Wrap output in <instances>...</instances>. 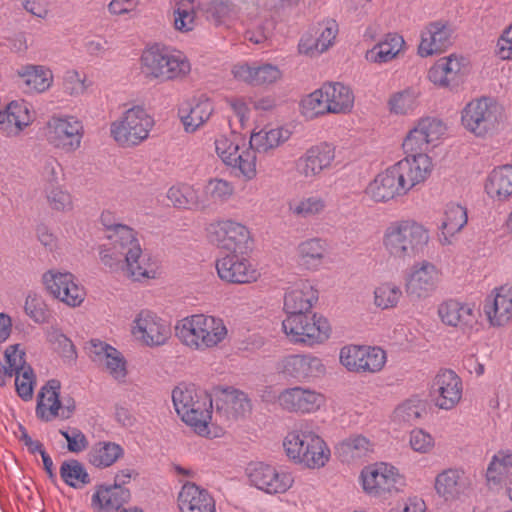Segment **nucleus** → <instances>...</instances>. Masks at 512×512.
<instances>
[{
    "label": "nucleus",
    "instance_id": "60",
    "mask_svg": "<svg viewBox=\"0 0 512 512\" xmlns=\"http://www.w3.org/2000/svg\"><path fill=\"white\" fill-rule=\"evenodd\" d=\"M44 193L51 210L66 213L73 209L72 196L61 185L50 182L46 185Z\"/></svg>",
    "mask_w": 512,
    "mask_h": 512
},
{
    "label": "nucleus",
    "instance_id": "28",
    "mask_svg": "<svg viewBox=\"0 0 512 512\" xmlns=\"http://www.w3.org/2000/svg\"><path fill=\"white\" fill-rule=\"evenodd\" d=\"M231 73L236 81L251 86L272 85L282 77L277 65L266 62H238L233 65Z\"/></svg>",
    "mask_w": 512,
    "mask_h": 512
},
{
    "label": "nucleus",
    "instance_id": "43",
    "mask_svg": "<svg viewBox=\"0 0 512 512\" xmlns=\"http://www.w3.org/2000/svg\"><path fill=\"white\" fill-rule=\"evenodd\" d=\"M291 130L286 127H265L251 133L248 148L254 153H267L278 148L291 137Z\"/></svg>",
    "mask_w": 512,
    "mask_h": 512
},
{
    "label": "nucleus",
    "instance_id": "55",
    "mask_svg": "<svg viewBox=\"0 0 512 512\" xmlns=\"http://www.w3.org/2000/svg\"><path fill=\"white\" fill-rule=\"evenodd\" d=\"M301 115L308 120L330 114L327 109V100L323 91V87L312 91L302 97L299 103Z\"/></svg>",
    "mask_w": 512,
    "mask_h": 512
},
{
    "label": "nucleus",
    "instance_id": "13",
    "mask_svg": "<svg viewBox=\"0 0 512 512\" xmlns=\"http://www.w3.org/2000/svg\"><path fill=\"white\" fill-rule=\"evenodd\" d=\"M215 151L225 165L238 169L245 180L256 178L257 158L244 140L221 135L215 140Z\"/></svg>",
    "mask_w": 512,
    "mask_h": 512
},
{
    "label": "nucleus",
    "instance_id": "6",
    "mask_svg": "<svg viewBox=\"0 0 512 512\" xmlns=\"http://www.w3.org/2000/svg\"><path fill=\"white\" fill-rule=\"evenodd\" d=\"M115 235L120 237L122 244L110 252L107 259L111 263L109 266L112 267V261L121 262L124 256L127 274L133 281L155 279L158 275L157 263L143 252L136 232L132 228L121 227Z\"/></svg>",
    "mask_w": 512,
    "mask_h": 512
},
{
    "label": "nucleus",
    "instance_id": "47",
    "mask_svg": "<svg viewBox=\"0 0 512 512\" xmlns=\"http://www.w3.org/2000/svg\"><path fill=\"white\" fill-rule=\"evenodd\" d=\"M404 44L402 36L396 33H389L371 49L367 50L365 58L371 63H388L400 53Z\"/></svg>",
    "mask_w": 512,
    "mask_h": 512
},
{
    "label": "nucleus",
    "instance_id": "57",
    "mask_svg": "<svg viewBox=\"0 0 512 512\" xmlns=\"http://www.w3.org/2000/svg\"><path fill=\"white\" fill-rule=\"evenodd\" d=\"M419 93L413 88H407L392 94L388 101L392 114L405 116L412 114L419 105Z\"/></svg>",
    "mask_w": 512,
    "mask_h": 512
},
{
    "label": "nucleus",
    "instance_id": "41",
    "mask_svg": "<svg viewBox=\"0 0 512 512\" xmlns=\"http://www.w3.org/2000/svg\"><path fill=\"white\" fill-rule=\"evenodd\" d=\"M16 75L27 93H43L52 86L54 80L51 69L43 65H24L17 69Z\"/></svg>",
    "mask_w": 512,
    "mask_h": 512
},
{
    "label": "nucleus",
    "instance_id": "26",
    "mask_svg": "<svg viewBox=\"0 0 512 512\" xmlns=\"http://www.w3.org/2000/svg\"><path fill=\"white\" fill-rule=\"evenodd\" d=\"M454 30L445 21H432L426 24L420 32L418 55L429 57L444 53L453 44Z\"/></svg>",
    "mask_w": 512,
    "mask_h": 512
},
{
    "label": "nucleus",
    "instance_id": "42",
    "mask_svg": "<svg viewBox=\"0 0 512 512\" xmlns=\"http://www.w3.org/2000/svg\"><path fill=\"white\" fill-rule=\"evenodd\" d=\"M216 408L227 418H238L250 412L251 402L243 391L226 387L221 390L216 399Z\"/></svg>",
    "mask_w": 512,
    "mask_h": 512
},
{
    "label": "nucleus",
    "instance_id": "12",
    "mask_svg": "<svg viewBox=\"0 0 512 512\" xmlns=\"http://www.w3.org/2000/svg\"><path fill=\"white\" fill-rule=\"evenodd\" d=\"M84 125L76 116L69 114L53 115L45 126L47 142L64 153H73L81 147Z\"/></svg>",
    "mask_w": 512,
    "mask_h": 512
},
{
    "label": "nucleus",
    "instance_id": "35",
    "mask_svg": "<svg viewBox=\"0 0 512 512\" xmlns=\"http://www.w3.org/2000/svg\"><path fill=\"white\" fill-rule=\"evenodd\" d=\"M213 112V102L205 96H200L183 102L179 106L178 116L184 130L187 133H194L210 119Z\"/></svg>",
    "mask_w": 512,
    "mask_h": 512
},
{
    "label": "nucleus",
    "instance_id": "3",
    "mask_svg": "<svg viewBox=\"0 0 512 512\" xmlns=\"http://www.w3.org/2000/svg\"><path fill=\"white\" fill-rule=\"evenodd\" d=\"M175 334L188 349L205 352L223 343L228 336V329L222 318L198 313L177 321Z\"/></svg>",
    "mask_w": 512,
    "mask_h": 512
},
{
    "label": "nucleus",
    "instance_id": "23",
    "mask_svg": "<svg viewBox=\"0 0 512 512\" xmlns=\"http://www.w3.org/2000/svg\"><path fill=\"white\" fill-rule=\"evenodd\" d=\"M208 232L212 242L232 252L242 251L251 241L248 227L232 219H223L210 224Z\"/></svg>",
    "mask_w": 512,
    "mask_h": 512
},
{
    "label": "nucleus",
    "instance_id": "40",
    "mask_svg": "<svg viewBox=\"0 0 512 512\" xmlns=\"http://www.w3.org/2000/svg\"><path fill=\"white\" fill-rule=\"evenodd\" d=\"M101 224L102 227H98V248H100L102 261L106 265H111V263H109L107 260L110 256V252L122 244L120 237L115 235L116 231L118 232L121 227H130L117 222L114 214L110 211L102 212Z\"/></svg>",
    "mask_w": 512,
    "mask_h": 512
},
{
    "label": "nucleus",
    "instance_id": "58",
    "mask_svg": "<svg viewBox=\"0 0 512 512\" xmlns=\"http://www.w3.org/2000/svg\"><path fill=\"white\" fill-rule=\"evenodd\" d=\"M233 194L234 185L230 181L221 178H213L204 185L202 198L204 204L206 202L223 204L227 202Z\"/></svg>",
    "mask_w": 512,
    "mask_h": 512
},
{
    "label": "nucleus",
    "instance_id": "29",
    "mask_svg": "<svg viewBox=\"0 0 512 512\" xmlns=\"http://www.w3.org/2000/svg\"><path fill=\"white\" fill-rule=\"evenodd\" d=\"M392 165L380 171L365 188L366 196L375 203H388L407 195Z\"/></svg>",
    "mask_w": 512,
    "mask_h": 512
},
{
    "label": "nucleus",
    "instance_id": "49",
    "mask_svg": "<svg viewBox=\"0 0 512 512\" xmlns=\"http://www.w3.org/2000/svg\"><path fill=\"white\" fill-rule=\"evenodd\" d=\"M167 198L179 209H198L204 207V200L199 189L189 183H177L167 191Z\"/></svg>",
    "mask_w": 512,
    "mask_h": 512
},
{
    "label": "nucleus",
    "instance_id": "53",
    "mask_svg": "<svg viewBox=\"0 0 512 512\" xmlns=\"http://www.w3.org/2000/svg\"><path fill=\"white\" fill-rule=\"evenodd\" d=\"M23 308L26 316L36 324H46L51 318L46 299L39 291H28Z\"/></svg>",
    "mask_w": 512,
    "mask_h": 512
},
{
    "label": "nucleus",
    "instance_id": "39",
    "mask_svg": "<svg viewBox=\"0 0 512 512\" xmlns=\"http://www.w3.org/2000/svg\"><path fill=\"white\" fill-rule=\"evenodd\" d=\"M488 485L502 489L512 484V450H500L493 455L486 471Z\"/></svg>",
    "mask_w": 512,
    "mask_h": 512
},
{
    "label": "nucleus",
    "instance_id": "59",
    "mask_svg": "<svg viewBox=\"0 0 512 512\" xmlns=\"http://www.w3.org/2000/svg\"><path fill=\"white\" fill-rule=\"evenodd\" d=\"M60 475L63 481L74 489H81L90 483V476L84 465L75 459L64 461L61 464Z\"/></svg>",
    "mask_w": 512,
    "mask_h": 512
},
{
    "label": "nucleus",
    "instance_id": "36",
    "mask_svg": "<svg viewBox=\"0 0 512 512\" xmlns=\"http://www.w3.org/2000/svg\"><path fill=\"white\" fill-rule=\"evenodd\" d=\"M467 222L468 212L465 206L456 202L446 204L442 222L439 226L440 244H452L454 237L466 226Z\"/></svg>",
    "mask_w": 512,
    "mask_h": 512
},
{
    "label": "nucleus",
    "instance_id": "30",
    "mask_svg": "<svg viewBox=\"0 0 512 512\" xmlns=\"http://www.w3.org/2000/svg\"><path fill=\"white\" fill-rule=\"evenodd\" d=\"M319 299L317 288L307 279H299L287 286L283 310L286 315L312 312Z\"/></svg>",
    "mask_w": 512,
    "mask_h": 512
},
{
    "label": "nucleus",
    "instance_id": "31",
    "mask_svg": "<svg viewBox=\"0 0 512 512\" xmlns=\"http://www.w3.org/2000/svg\"><path fill=\"white\" fill-rule=\"evenodd\" d=\"M438 316L442 323L459 328L464 332L474 330L478 324V313L475 305L457 300H448L438 307Z\"/></svg>",
    "mask_w": 512,
    "mask_h": 512
},
{
    "label": "nucleus",
    "instance_id": "44",
    "mask_svg": "<svg viewBox=\"0 0 512 512\" xmlns=\"http://www.w3.org/2000/svg\"><path fill=\"white\" fill-rule=\"evenodd\" d=\"M330 114L349 113L354 106V94L350 87L340 82H330L322 85Z\"/></svg>",
    "mask_w": 512,
    "mask_h": 512
},
{
    "label": "nucleus",
    "instance_id": "37",
    "mask_svg": "<svg viewBox=\"0 0 512 512\" xmlns=\"http://www.w3.org/2000/svg\"><path fill=\"white\" fill-rule=\"evenodd\" d=\"M178 505L181 512H215V502L208 491L190 482L182 486Z\"/></svg>",
    "mask_w": 512,
    "mask_h": 512
},
{
    "label": "nucleus",
    "instance_id": "21",
    "mask_svg": "<svg viewBox=\"0 0 512 512\" xmlns=\"http://www.w3.org/2000/svg\"><path fill=\"white\" fill-rule=\"evenodd\" d=\"M430 394L436 407L441 410H452L463 397L461 377L451 369H442L434 377Z\"/></svg>",
    "mask_w": 512,
    "mask_h": 512
},
{
    "label": "nucleus",
    "instance_id": "38",
    "mask_svg": "<svg viewBox=\"0 0 512 512\" xmlns=\"http://www.w3.org/2000/svg\"><path fill=\"white\" fill-rule=\"evenodd\" d=\"M327 250L326 240L318 237L306 239L297 246V263L305 270L318 271L323 266Z\"/></svg>",
    "mask_w": 512,
    "mask_h": 512
},
{
    "label": "nucleus",
    "instance_id": "46",
    "mask_svg": "<svg viewBox=\"0 0 512 512\" xmlns=\"http://www.w3.org/2000/svg\"><path fill=\"white\" fill-rule=\"evenodd\" d=\"M287 207L289 213L294 217L311 219L324 213L327 202L319 194H308L289 199Z\"/></svg>",
    "mask_w": 512,
    "mask_h": 512
},
{
    "label": "nucleus",
    "instance_id": "50",
    "mask_svg": "<svg viewBox=\"0 0 512 512\" xmlns=\"http://www.w3.org/2000/svg\"><path fill=\"white\" fill-rule=\"evenodd\" d=\"M206 19L216 26L229 27L238 17L237 7L228 0H213L202 5Z\"/></svg>",
    "mask_w": 512,
    "mask_h": 512
},
{
    "label": "nucleus",
    "instance_id": "2",
    "mask_svg": "<svg viewBox=\"0 0 512 512\" xmlns=\"http://www.w3.org/2000/svg\"><path fill=\"white\" fill-rule=\"evenodd\" d=\"M283 448L291 462L307 469H321L331 458L328 444L307 422L286 434Z\"/></svg>",
    "mask_w": 512,
    "mask_h": 512
},
{
    "label": "nucleus",
    "instance_id": "5",
    "mask_svg": "<svg viewBox=\"0 0 512 512\" xmlns=\"http://www.w3.org/2000/svg\"><path fill=\"white\" fill-rule=\"evenodd\" d=\"M140 67L146 78L161 82L183 79L191 71L190 61L182 51L160 44L142 51Z\"/></svg>",
    "mask_w": 512,
    "mask_h": 512
},
{
    "label": "nucleus",
    "instance_id": "63",
    "mask_svg": "<svg viewBox=\"0 0 512 512\" xmlns=\"http://www.w3.org/2000/svg\"><path fill=\"white\" fill-rule=\"evenodd\" d=\"M49 341L55 351L67 362H74L77 358L75 347L72 341L59 331L49 334Z\"/></svg>",
    "mask_w": 512,
    "mask_h": 512
},
{
    "label": "nucleus",
    "instance_id": "15",
    "mask_svg": "<svg viewBox=\"0 0 512 512\" xmlns=\"http://www.w3.org/2000/svg\"><path fill=\"white\" fill-rule=\"evenodd\" d=\"M339 362L349 372L374 374L384 368L387 355L377 346L349 344L340 349Z\"/></svg>",
    "mask_w": 512,
    "mask_h": 512
},
{
    "label": "nucleus",
    "instance_id": "27",
    "mask_svg": "<svg viewBox=\"0 0 512 512\" xmlns=\"http://www.w3.org/2000/svg\"><path fill=\"white\" fill-rule=\"evenodd\" d=\"M483 312L492 327H504L512 321V285L495 287L486 296Z\"/></svg>",
    "mask_w": 512,
    "mask_h": 512
},
{
    "label": "nucleus",
    "instance_id": "32",
    "mask_svg": "<svg viewBox=\"0 0 512 512\" xmlns=\"http://www.w3.org/2000/svg\"><path fill=\"white\" fill-rule=\"evenodd\" d=\"M468 61L457 54L438 59L429 69L428 78L436 86L449 87L458 84L467 72Z\"/></svg>",
    "mask_w": 512,
    "mask_h": 512
},
{
    "label": "nucleus",
    "instance_id": "48",
    "mask_svg": "<svg viewBox=\"0 0 512 512\" xmlns=\"http://www.w3.org/2000/svg\"><path fill=\"white\" fill-rule=\"evenodd\" d=\"M464 473L458 469H447L437 475L435 490L445 500L458 498L466 489Z\"/></svg>",
    "mask_w": 512,
    "mask_h": 512
},
{
    "label": "nucleus",
    "instance_id": "4",
    "mask_svg": "<svg viewBox=\"0 0 512 512\" xmlns=\"http://www.w3.org/2000/svg\"><path fill=\"white\" fill-rule=\"evenodd\" d=\"M429 240V229L423 223L413 218H401L385 226L381 244L390 257L406 259L422 253Z\"/></svg>",
    "mask_w": 512,
    "mask_h": 512
},
{
    "label": "nucleus",
    "instance_id": "16",
    "mask_svg": "<svg viewBox=\"0 0 512 512\" xmlns=\"http://www.w3.org/2000/svg\"><path fill=\"white\" fill-rule=\"evenodd\" d=\"M276 372L286 380L308 382L326 373L323 360L311 353L284 355L275 365Z\"/></svg>",
    "mask_w": 512,
    "mask_h": 512
},
{
    "label": "nucleus",
    "instance_id": "18",
    "mask_svg": "<svg viewBox=\"0 0 512 512\" xmlns=\"http://www.w3.org/2000/svg\"><path fill=\"white\" fill-rule=\"evenodd\" d=\"M363 490L373 496L386 492L400 491L405 486V478L391 464L380 462L365 467L360 474Z\"/></svg>",
    "mask_w": 512,
    "mask_h": 512
},
{
    "label": "nucleus",
    "instance_id": "33",
    "mask_svg": "<svg viewBox=\"0 0 512 512\" xmlns=\"http://www.w3.org/2000/svg\"><path fill=\"white\" fill-rule=\"evenodd\" d=\"M72 409L62 405L60 401V383L50 380L44 385L37 398L36 415L43 421H52L56 418L68 419Z\"/></svg>",
    "mask_w": 512,
    "mask_h": 512
},
{
    "label": "nucleus",
    "instance_id": "11",
    "mask_svg": "<svg viewBox=\"0 0 512 512\" xmlns=\"http://www.w3.org/2000/svg\"><path fill=\"white\" fill-rule=\"evenodd\" d=\"M501 112L498 104L489 97L468 102L461 112L463 127L476 137L484 138L498 127Z\"/></svg>",
    "mask_w": 512,
    "mask_h": 512
},
{
    "label": "nucleus",
    "instance_id": "7",
    "mask_svg": "<svg viewBox=\"0 0 512 512\" xmlns=\"http://www.w3.org/2000/svg\"><path fill=\"white\" fill-rule=\"evenodd\" d=\"M282 331L290 343L311 347L330 338L331 326L321 314L298 313L286 315L282 321Z\"/></svg>",
    "mask_w": 512,
    "mask_h": 512
},
{
    "label": "nucleus",
    "instance_id": "1",
    "mask_svg": "<svg viewBox=\"0 0 512 512\" xmlns=\"http://www.w3.org/2000/svg\"><path fill=\"white\" fill-rule=\"evenodd\" d=\"M172 401L181 420L202 437L216 438L223 431L216 428L211 431L213 400L208 393L192 385H178L172 391Z\"/></svg>",
    "mask_w": 512,
    "mask_h": 512
},
{
    "label": "nucleus",
    "instance_id": "22",
    "mask_svg": "<svg viewBox=\"0 0 512 512\" xmlns=\"http://www.w3.org/2000/svg\"><path fill=\"white\" fill-rule=\"evenodd\" d=\"M277 403L286 412L306 415L320 410L326 403V397L314 389L295 386L282 390Z\"/></svg>",
    "mask_w": 512,
    "mask_h": 512
},
{
    "label": "nucleus",
    "instance_id": "62",
    "mask_svg": "<svg viewBox=\"0 0 512 512\" xmlns=\"http://www.w3.org/2000/svg\"><path fill=\"white\" fill-rule=\"evenodd\" d=\"M423 411L421 401L418 399H408L397 406L394 411V419L399 422L412 424L416 422Z\"/></svg>",
    "mask_w": 512,
    "mask_h": 512
},
{
    "label": "nucleus",
    "instance_id": "19",
    "mask_svg": "<svg viewBox=\"0 0 512 512\" xmlns=\"http://www.w3.org/2000/svg\"><path fill=\"white\" fill-rule=\"evenodd\" d=\"M42 283L51 296L69 307H78L85 300V289L71 272L50 269L42 275Z\"/></svg>",
    "mask_w": 512,
    "mask_h": 512
},
{
    "label": "nucleus",
    "instance_id": "24",
    "mask_svg": "<svg viewBox=\"0 0 512 512\" xmlns=\"http://www.w3.org/2000/svg\"><path fill=\"white\" fill-rule=\"evenodd\" d=\"M440 277V270L432 262H415L405 279V290L412 297L426 298L436 290Z\"/></svg>",
    "mask_w": 512,
    "mask_h": 512
},
{
    "label": "nucleus",
    "instance_id": "10",
    "mask_svg": "<svg viewBox=\"0 0 512 512\" xmlns=\"http://www.w3.org/2000/svg\"><path fill=\"white\" fill-rule=\"evenodd\" d=\"M447 125L437 117H422L410 128L402 141L404 153H427L440 146L447 135Z\"/></svg>",
    "mask_w": 512,
    "mask_h": 512
},
{
    "label": "nucleus",
    "instance_id": "56",
    "mask_svg": "<svg viewBox=\"0 0 512 512\" xmlns=\"http://www.w3.org/2000/svg\"><path fill=\"white\" fill-rule=\"evenodd\" d=\"M373 303L381 310L394 309L398 306L403 292L396 283L386 281L375 287Z\"/></svg>",
    "mask_w": 512,
    "mask_h": 512
},
{
    "label": "nucleus",
    "instance_id": "51",
    "mask_svg": "<svg viewBox=\"0 0 512 512\" xmlns=\"http://www.w3.org/2000/svg\"><path fill=\"white\" fill-rule=\"evenodd\" d=\"M199 0H178L173 11L174 28L181 33H188L196 27V14L201 10Z\"/></svg>",
    "mask_w": 512,
    "mask_h": 512
},
{
    "label": "nucleus",
    "instance_id": "64",
    "mask_svg": "<svg viewBox=\"0 0 512 512\" xmlns=\"http://www.w3.org/2000/svg\"><path fill=\"white\" fill-rule=\"evenodd\" d=\"M63 87L71 96L83 94L88 87L85 74L74 69L67 70L63 77Z\"/></svg>",
    "mask_w": 512,
    "mask_h": 512
},
{
    "label": "nucleus",
    "instance_id": "34",
    "mask_svg": "<svg viewBox=\"0 0 512 512\" xmlns=\"http://www.w3.org/2000/svg\"><path fill=\"white\" fill-rule=\"evenodd\" d=\"M487 198L496 204H504L512 198V164H502L488 172L483 182Z\"/></svg>",
    "mask_w": 512,
    "mask_h": 512
},
{
    "label": "nucleus",
    "instance_id": "9",
    "mask_svg": "<svg viewBox=\"0 0 512 512\" xmlns=\"http://www.w3.org/2000/svg\"><path fill=\"white\" fill-rule=\"evenodd\" d=\"M246 475L252 487L268 495L285 494L295 483L290 468L266 462L250 463Z\"/></svg>",
    "mask_w": 512,
    "mask_h": 512
},
{
    "label": "nucleus",
    "instance_id": "8",
    "mask_svg": "<svg viewBox=\"0 0 512 512\" xmlns=\"http://www.w3.org/2000/svg\"><path fill=\"white\" fill-rule=\"evenodd\" d=\"M154 126L153 117L142 106H133L113 121L110 135L118 146L134 148L146 141Z\"/></svg>",
    "mask_w": 512,
    "mask_h": 512
},
{
    "label": "nucleus",
    "instance_id": "20",
    "mask_svg": "<svg viewBox=\"0 0 512 512\" xmlns=\"http://www.w3.org/2000/svg\"><path fill=\"white\" fill-rule=\"evenodd\" d=\"M404 157L392 164L408 194L414 187L426 182L433 173L434 162L427 153H404Z\"/></svg>",
    "mask_w": 512,
    "mask_h": 512
},
{
    "label": "nucleus",
    "instance_id": "52",
    "mask_svg": "<svg viewBox=\"0 0 512 512\" xmlns=\"http://www.w3.org/2000/svg\"><path fill=\"white\" fill-rule=\"evenodd\" d=\"M372 450V443L363 435H352L336 446V452L342 461L350 462L354 459L365 456Z\"/></svg>",
    "mask_w": 512,
    "mask_h": 512
},
{
    "label": "nucleus",
    "instance_id": "45",
    "mask_svg": "<svg viewBox=\"0 0 512 512\" xmlns=\"http://www.w3.org/2000/svg\"><path fill=\"white\" fill-rule=\"evenodd\" d=\"M98 360L115 381L120 384L126 382L127 361L118 349L110 344L98 341Z\"/></svg>",
    "mask_w": 512,
    "mask_h": 512
},
{
    "label": "nucleus",
    "instance_id": "61",
    "mask_svg": "<svg viewBox=\"0 0 512 512\" xmlns=\"http://www.w3.org/2000/svg\"><path fill=\"white\" fill-rule=\"evenodd\" d=\"M13 376H15L17 395L24 401L31 400L36 384V375L32 367H26L22 371L15 372Z\"/></svg>",
    "mask_w": 512,
    "mask_h": 512
},
{
    "label": "nucleus",
    "instance_id": "54",
    "mask_svg": "<svg viewBox=\"0 0 512 512\" xmlns=\"http://www.w3.org/2000/svg\"><path fill=\"white\" fill-rule=\"evenodd\" d=\"M130 499V491L119 485L98 486V507L106 511L118 510Z\"/></svg>",
    "mask_w": 512,
    "mask_h": 512
},
{
    "label": "nucleus",
    "instance_id": "14",
    "mask_svg": "<svg viewBox=\"0 0 512 512\" xmlns=\"http://www.w3.org/2000/svg\"><path fill=\"white\" fill-rule=\"evenodd\" d=\"M130 332L136 341L150 348L165 345L172 335L170 322L149 309L136 314Z\"/></svg>",
    "mask_w": 512,
    "mask_h": 512
},
{
    "label": "nucleus",
    "instance_id": "25",
    "mask_svg": "<svg viewBox=\"0 0 512 512\" xmlns=\"http://www.w3.org/2000/svg\"><path fill=\"white\" fill-rule=\"evenodd\" d=\"M215 267L218 277L232 284H250L260 277V272L250 260L236 252L217 259Z\"/></svg>",
    "mask_w": 512,
    "mask_h": 512
},
{
    "label": "nucleus",
    "instance_id": "17",
    "mask_svg": "<svg viewBox=\"0 0 512 512\" xmlns=\"http://www.w3.org/2000/svg\"><path fill=\"white\" fill-rule=\"evenodd\" d=\"M336 146L320 142L307 148L295 161L297 174L308 182H314L322 173L333 168Z\"/></svg>",
    "mask_w": 512,
    "mask_h": 512
}]
</instances>
